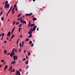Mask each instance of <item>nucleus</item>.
Segmentation results:
<instances>
[{
  "mask_svg": "<svg viewBox=\"0 0 75 75\" xmlns=\"http://www.w3.org/2000/svg\"><path fill=\"white\" fill-rule=\"evenodd\" d=\"M33 28H31L30 29L29 31L28 32V34H32V33L33 32Z\"/></svg>",
  "mask_w": 75,
  "mask_h": 75,
  "instance_id": "nucleus-1",
  "label": "nucleus"
},
{
  "mask_svg": "<svg viewBox=\"0 0 75 75\" xmlns=\"http://www.w3.org/2000/svg\"><path fill=\"white\" fill-rule=\"evenodd\" d=\"M15 52L14 51H12L11 54H10L11 57H13V56H14L15 55Z\"/></svg>",
  "mask_w": 75,
  "mask_h": 75,
  "instance_id": "nucleus-2",
  "label": "nucleus"
},
{
  "mask_svg": "<svg viewBox=\"0 0 75 75\" xmlns=\"http://www.w3.org/2000/svg\"><path fill=\"white\" fill-rule=\"evenodd\" d=\"M37 27L36 25L35 26H34L33 28L32 29V31H34L36 29V28H37Z\"/></svg>",
  "mask_w": 75,
  "mask_h": 75,
  "instance_id": "nucleus-3",
  "label": "nucleus"
},
{
  "mask_svg": "<svg viewBox=\"0 0 75 75\" xmlns=\"http://www.w3.org/2000/svg\"><path fill=\"white\" fill-rule=\"evenodd\" d=\"M16 75H21L19 71H17L16 72Z\"/></svg>",
  "mask_w": 75,
  "mask_h": 75,
  "instance_id": "nucleus-4",
  "label": "nucleus"
},
{
  "mask_svg": "<svg viewBox=\"0 0 75 75\" xmlns=\"http://www.w3.org/2000/svg\"><path fill=\"white\" fill-rule=\"evenodd\" d=\"M11 35V32L10 31H9L7 35V36H8V37H10V35Z\"/></svg>",
  "mask_w": 75,
  "mask_h": 75,
  "instance_id": "nucleus-5",
  "label": "nucleus"
},
{
  "mask_svg": "<svg viewBox=\"0 0 75 75\" xmlns=\"http://www.w3.org/2000/svg\"><path fill=\"white\" fill-rule=\"evenodd\" d=\"M15 63H16V61H14L12 62L11 63V64H14Z\"/></svg>",
  "mask_w": 75,
  "mask_h": 75,
  "instance_id": "nucleus-6",
  "label": "nucleus"
},
{
  "mask_svg": "<svg viewBox=\"0 0 75 75\" xmlns=\"http://www.w3.org/2000/svg\"><path fill=\"white\" fill-rule=\"evenodd\" d=\"M34 25H35V23H33L30 25V27H33V26H34Z\"/></svg>",
  "mask_w": 75,
  "mask_h": 75,
  "instance_id": "nucleus-7",
  "label": "nucleus"
},
{
  "mask_svg": "<svg viewBox=\"0 0 75 75\" xmlns=\"http://www.w3.org/2000/svg\"><path fill=\"white\" fill-rule=\"evenodd\" d=\"M12 8H13V6H12L11 8H10V10L8 11V13H10V11H11V10L12 9Z\"/></svg>",
  "mask_w": 75,
  "mask_h": 75,
  "instance_id": "nucleus-8",
  "label": "nucleus"
},
{
  "mask_svg": "<svg viewBox=\"0 0 75 75\" xmlns=\"http://www.w3.org/2000/svg\"><path fill=\"white\" fill-rule=\"evenodd\" d=\"M7 67H8V66H7V65H6L5 67V68L4 69V71H6V69L7 68Z\"/></svg>",
  "mask_w": 75,
  "mask_h": 75,
  "instance_id": "nucleus-9",
  "label": "nucleus"
},
{
  "mask_svg": "<svg viewBox=\"0 0 75 75\" xmlns=\"http://www.w3.org/2000/svg\"><path fill=\"white\" fill-rule=\"evenodd\" d=\"M16 55L14 56L13 57V58H14L13 59V60H14V61H16Z\"/></svg>",
  "mask_w": 75,
  "mask_h": 75,
  "instance_id": "nucleus-10",
  "label": "nucleus"
},
{
  "mask_svg": "<svg viewBox=\"0 0 75 75\" xmlns=\"http://www.w3.org/2000/svg\"><path fill=\"white\" fill-rule=\"evenodd\" d=\"M30 25H31V22H30V21L29 22V24L28 25V27H30Z\"/></svg>",
  "mask_w": 75,
  "mask_h": 75,
  "instance_id": "nucleus-11",
  "label": "nucleus"
},
{
  "mask_svg": "<svg viewBox=\"0 0 75 75\" xmlns=\"http://www.w3.org/2000/svg\"><path fill=\"white\" fill-rule=\"evenodd\" d=\"M4 52L5 54H6V53H7V50H4Z\"/></svg>",
  "mask_w": 75,
  "mask_h": 75,
  "instance_id": "nucleus-12",
  "label": "nucleus"
},
{
  "mask_svg": "<svg viewBox=\"0 0 75 75\" xmlns=\"http://www.w3.org/2000/svg\"><path fill=\"white\" fill-rule=\"evenodd\" d=\"M23 24H27V22H26L25 21H24L23 22Z\"/></svg>",
  "mask_w": 75,
  "mask_h": 75,
  "instance_id": "nucleus-13",
  "label": "nucleus"
},
{
  "mask_svg": "<svg viewBox=\"0 0 75 75\" xmlns=\"http://www.w3.org/2000/svg\"><path fill=\"white\" fill-rule=\"evenodd\" d=\"M28 61H27L26 62L25 64L26 65H28Z\"/></svg>",
  "mask_w": 75,
  "mask_h": 75,
  "instance_id": "nucleus-14",
  "label": "nucleus"
},
{
  "mask_svg": "<svg viewBox=\"0 0 75 75\" xmlns=\"http://www.w3.org/2000/svg\"><path fill=\"white\" fill-rule=\"evenodd\" d=\"M14 37V35L13 34L11 38V39H13V37Z\"/></svg>",
  "mask_w": 75,
  "mask_h": 75,
  "instance_id": "nucleus-15",
  "label": "nucleus"
},
{
  "mask_svg": "<svg viewBox=\"0 0 75 75\" xmlns=\"http://www.w3.org/2000/svg\"><path fill=\"white\" fill-rule=\"evenodd\" d=\"M33 21H34L35 20H37V18H33Z\"/></svg>",
  "mask_w": 75,
  "mask_h": 75,
  "instance_id": "nucleus-16",
  "label": "nucleus"
},
{
  "mask_svg": "<svg viewBox=\"0 0 75 75\" xmlns=\"http://www.w3.org/2000/svg\"><path fill=\"white\" fill-rule=\"evenodd\" d=\"M32 37V35L31 34H30V35L28 37V38H30Z\"/></svg>",
  "mask_w": 75,
  "mask_h": 75,
  "instance_id": "nucleus-17",
  "label": "nucleus"
},
{
  "mask_svg": "<svg viewBox=\"0 0 75 75\" xmlns=\"http://www.w3.org/2000/svg\"><path fill=\"white\" fill-rule=\"evenodd\" d=\"M22 45L21 44V43H20L19 44V46L20 48H21V46Z\"/></svg>",
  "mask_w": 75,
  "mask_h": 75,
  "instance_id": "nucleus-18",
  "label": "nucleus"
},
{
  "mask_svg": "<svg viewBox=\"0 0 75 75\" xmlns=\"http://www.w3.org/2000/svg\"><path fill=\"white\" fill-rule=\"evenodd\" d=\"M3 11H2L0 13V16H1L2 14H3Z\"/></svg>",
  "mask_w": 75,
  "mask_h": 75,
  "instance_id": "nucleus-19",
  "label": "nucleus"
},
{
  "mask_svg": "<svg viewBox=\"0 0 75 75\" xmlns=\"http://www.w3.org/2000/svg\"><path fill=\"white\" fill-rule=\"evenodd\" d=\"M6 7H10L9 4H7L6 5Z\"/></svg>",
  "mask_w": 75,
  "mask_h": 75,
  "instance_id": "nucleus-20",
  "label": "nucleus"
},
{
  "mask_svg": "<svg viewBox=\"0 0 75 75\" xmlns=\"http://www.w3.org/2000/svg\"><path fill=\"white\" fill-rule=\"evenodd\" d=\"M29 67V66H28V65L26 67V69H28V68Z\"/></svg>",
  "mask_w": 75,
  "mask_h": 75,
  "instance_id": "nucleus-21",
  "label": "nucleus"
},
{
  "mask_svg": "<svg viewBox=\"0 0 75 75\" xmlns=\"http://www.w3.org/2000/svg\"><path fill=\"white\" fill-rule=\"evenodd\" d=\"M12 66H10V68H9V69H11V70L12 69Z\"/></svg>",
  "mask_w": 75,
  "mask_h": 75,
  "instance_id": "nucleus-22",
  "label": "nucleus"
},
{
  "mask_svg": "<svg viewBox=\"0 0 75 75\" xmlns=\"http://www.w3.org/2000/svg\"><path fill=\"white\" fill-rule=\"evenodd\" d=\"M32 42H32V41H30V42H29V44H32Z\"/></svg>",
  "mask_w": 75,
  "mask_h": 75,
  "instance_id": "nucleus-23",
  "label": "nucleus"
},
{
  "mask_svg": "<svg viewBox=\"0 0 75 75\" xmlns=\"http://www.w3.org/2000/svg\"><path fill=\"white\" fill-rule=\"evenodd\" d=\"M32 14H33V13H31L29 14V16H31V15H32Z\"/></svg>",
  "mask_w": 75,
  "mask_h": 75,
  "instance_id": "nucleus-24",
  "label": "nucleus"
},
{
  "mask_svg": "<svg viewBox=\"0 0 75 75\" xmlns=\"http://www.w3.org/2000/svg\"><path fill=\"white\" fill-rule=\"evenodd\" d=\"M16 28L15 27H14L13 29H12V32H13V31H14V29H15Z\"/></svg>",
  "mask_w": 75,
  "mask_h": 75,
  "instance_id": "nucleus-25",
  "label": "nucleus"
},
{
  "mask_svg": "<svg viewBox=\"0 0 75 75\" xmlns=\"http://www.w3.org/2000/svg\"><path fill=\"white\" fill-rule=\"evenodd\" d=\"M23 45H24V41H22V47H23Z\"/></svg>",
  "mask_w": 75,
  "mask_h": 75,
  "instance_id": "nucleus-26",
  "label": "nucleus"
},
{
  "mask_svg": "<svg viewBox=\"0 0 75 75\" xmlns=\"http://www.w3.org/2000/svg\"><path fill=\"white\" fill-rule=\"evenodd\" d=\"M1 20H2V21H3L4 20V18H3V17H2L1 18Z\"/></svg>",
  "mask_w": 75,
  "mask_h": 75,
  "instance_id": "nucleus-27",
  "label": "nucleus"
},
{
  "mask_svg": "<svg viewBox=\"0 0 75 75\" xmlns=\"http://www.w3.org/2000/svg\"><path fill=\"white\" fill-rule=\"evenodd\" d=\"M1 62H4V60H2L1 61Z\"/></svg>",
  "mask_w": 75,
  "mask_h": 75,
  "instance_id": "nucleus-28",
  "label": "nucleus"
},
{
  "mask_svg": "<svg viewBox=\"0 0 75 75\" xmlns=\"http://www.w3.org/2000/svg\"><path fill=\"white\" fill-rule=\"evenodd\" d=\"M21 13H20L19 14L18 16V17H19L21 15Z\"/></svg>",
  "mask_w": 75,
  "mask_h": 75,
  "instance_id": "nucleus-29",
  "label": "nucleus"
},
{
  "mask_svg": "<svg viewBox=\"0 0 75 75\" xmlns=\"http://www.w3.org/2000/svg\"><path fill=\"white\" fill-rule=\"evenodd\" d=\"M26 59L25 58H24L23 59V61H25V60Z\"/></svg>",
  "mask_w": 75,
  "mask_h": 75,
  "instance_id": "nucleus-30",
  "label": "nucleus"
},
{
  "mask_svg": "<svg viewBox=\"0 0 75 75\" xmlns=\"http://www.w3.org/2000/svg\"><path fill=\"white\" fill-rule=\"evenodd\" d=\"M21 26H22V24H20V25L18 26V27H21Z\"/></svg>",
  "mask_w": 75,
  "mask_h": 75,
  "instance_id": "nucleus-31",
  "label": "nucleus"
},
{
  "mask_svg": "<svg viewBox=\"0 0 75 75\" xmlns=\"http://www.w3.org/2000/svg\"><path fill=\"white\" fill-rule=\"evenodd\" d=\"M23 21H24V20H21L20 21V22H21V23H23Z\"/></svg>",
  "mask_w": 75,
  "mask_h": 75,
  "instance_id": "nucleus-32",
  "label": "nucleus"
},
{
  "mask_svg": "<svg viewBox=\"0 0 75 75\" xmlns=\"http://www.w3.org/2000/svg\"><path fill=\"white\" fill-rule=\"evenodd\" d=\"M19 23H20V22H18L17 23H16V25H18V24Z\"/></svg>",
  "mask_w": 75,
  "mask_h": 75,
  "instance_id": "nucleus-33",
  "label": "nucleus"
},
{
  "mask_svg": "<svg viewBox=\"0 0 75 75\" xmlns=\"http://www.w3.org/2000/svg\"><path fill=\"white\" fill-rule=\"evenodd\" d=\"M4 33H3L2 34V37H4Z\"/></svg>",
  "mask_w": 75,
  "mask_h": 75,
  "instance_id": "nucleus-34",
  "label": "nucleus"
},
{
  "mask_svg": "<svg viewBox=\"0 0 75 75\" xmlns=\"http://www.w3.org/2000/svg\"><path fill=\"white\" fill-rule=\"evenodd\" d=\"M17 7V5L16 4L14 5V7Z\"/></svg>",
  "mask_w": 75,
  "mask_h": 75,
  "instance_id": "nucleus-35",
  "label": "nucleus"
},
{
  "mask_svg": "<svg viewBox=\"0 0 75 75\" xmlns=\"http://www.w3.org/2000/svg\"><path fill=\"white\" fill-rule=\"evenodd\" d=\"M15 24V21H14L13 23V25H14Z\"/></svg>",
  "mask_w": 75,
  "mask_h": 75,
  "instance_id": "nucleus-36",
  "label": "nucleus"
},
{
  "mask_svg": "<svg viewBox=\"0 0 75 75\" xmlns=\"http://www.w3.org/2000/svg\"><path fill=\"white\" fill-rule=\"evenodd\" d=\"M30 54H31V53L30 52H28V55H30Z\"/></svg>",
  "mask_w": 75,
  "mask_h": 75,
  "instance_id": "nucleus-37",
  "label": "nucleus"
},
{
  "mask_svg": "<svg viewBox=\"0 0 75 75\" xmlns=\"http://www.w3.org/2000/svg\"><path fill=\"white\" fill-rule=\"evenodd\" d=\"M7 3H8V1H6L5 2V4H7Z\"/></svg>",
  "mask_w": 75,
  "mask_h": 75,
  "instance_id": "nucleus-38",
  "label": "nucleus"
},
{
  "mask_svg": "<svg viewBox=\"0 0 75 75\" xmlns=\"http://www.w3.org/2000/svg\"><path fill=\"white\" fill-rule=\"evenodd\" d=\"M29 40V38H28L26 39V41H28V40Z\"/></svg>",
  "mask_w": 75,
  "mask_h": 75,
  "instance_id": "nucleus-39",
  "label": "nucleus"
},
{
  "mask_svg": "<svg viewBox=\"0 0 75 75\" xmlns=\"http://www.w3.org/2000/svg\"><path fill=\"white\" fill-rule=\"evenodd\" d=\"M31 47H33V46H34V44H32L31 45Z\"/></svg>",
  "mask_w": 75,
  "mask_h": 75,
  "instance_id": "nucleus-40",
  "label": "nucleus"
},
{
  "mask_svg": "<svg viewBox=\"0 0 75 75\" xmlns=\"http://www.w3.org/2000/svg\"><path fill=\"white\" fill-rule=\"evenodd\" d=\"M14 70H15V69H13L12 70L13 72H14Z\"/></svg>",
  "mask_w": 75,
  "mask_h": 75,
  "instance_id": "nucleus-41",
  "label": "nucleus"
},
{
  "mask_svg": "<svg viewBox=\"0 0 75 75\" xmlns=\"http://www.w3.org/2000/svg\"><path fill=\"white\" fill-rule=\"evenodd\" d=\"M19 52H20V51H21V49H19Z\"/></svg>",
  "mask_w": 75,
  "mask_h": 75,
  "instance_id": "nucleus-42",
  "label": "nucleus"
},
{
  "mask_svg": "<svg viewBox=\"0 0 75 75\" xmlns=\"http://www.w3.org/2000/svg\"><path fill=\"white\" fill-rule=\"evenodd\" d=\"M15 51L16 52H17V49H15Z\"/></svg>",
  "mask_w": 75,
  "mask_h": 75,
  "instance_id": "nucleus-43",
  "label": "nucleus"
},
{
  "mask_svg": "<svg viewBox=\"0 0 75 75\" xmlns=\"http://www.w3.org/2000/svg\"><path fill=\"white\" fill-rule=\"evenodd\" d=\"M14 50H15V48H13V49L12 50V51H14Z\"/></svg>",
  "mask_w": 75,
  "mask_h": 75,
  "instance_id": "nucleus-44",
  "label": "nucleus"
},
{
  "mask_svg": "<svg viewBox=\"0 0 75 75\" xmlns=\"http://www.w3.org/2000/svg\"><path fill=\"white\" fill-rule=\"evenodd\" d=\"M4 43H7V41H4Z\"/></svg>",
  "mask_w": 75,
  "mask_h": 75,
  "instance_id": "nucleus-45",
  "label": "nucleus"
},
{
  "mask_svg": "<svg viewBox=\"0 0 75 75\" xmlns=\"http://www.w3.org/2000/svg\"><path fill=\"white\" fill-rule=\"evenodd\" d=\"M22 18H23L22 17H21L20 18L19 20H21Z\"/></svg>",
  "mask_w": 75,
  "mask_h": 75,
  "instance_id": "nucleus-46",
  "label": "nucleus"
},
{
  "mask_svg": "<svg viewBox=\"0 0 75 75\" xmlns=\"http://www.w3.org/2000/svg\"><path fill=\"white\" fill-rule=\"evenodd\" d=\"M26 16H29V15H28V14H27L26 15Z\"/></svg>",
  "mask_w": 75,
  "mask_h": 75,
  "instance_id": "nucleus-47",
  "label": "nucleus"
},
{
  "mask_svg": "<svg viewBox=\"0 0 75 75\" xmlns=\"http://www.w3.org/2000/svg\"><path fill=\"white\" fill-rule=\"evenodd\" d=\"M10 53H8V54H7V55H10Z\"/></svg>",
  "mask_w": 75,
  "mask_h": 75,
  "instance_id": "nucleus-48",
  "label": "nucleus"
},
{
  "mask_svg": "<svg viewBox=\"0 0 75 75\" xmlns=\"http://www.w3.org/2000/svg\"><path fill=\"white\" fill-rule=\"evenodd\" d=\"M3 37H2L1 39V40H3Z\"/></svg>",
  "mask_w": 75,
  "mask_h": 75,
  "instance_id": "nucleus-49",
  "label": "nucleus"
},
{
  "mask_svg": "<svg viewBox=\"0 0 75 75\" xmlns=\"http://www.w3.org/2000/svg\"><path fill=\"white\" fill-rule=\"evenodd\" d=\"M24 53H25V52H26V51H25V50L24 51Z\"/></svg>",
  "mask_w": 75,
  "mask_h": 75,
  "instance_id": "nucleus-50",
  "label": "nucleus"
},
{
  "mask_svg": "<svg viewBox=\"0 0 75 75\" xmlns=\"http://www.w3.org/2000/svg\"><path fill=\"white\" fill-rule=\"evenodd\" d=\"M4 4H5V2H4L3 3V5H4Z\"/></svg>",
  "mask_w": 75,
  "mask_h": 75,
  "instance_id": "nucleus-51",
  "label": "nucleus"
},
{
  "mask_svg": "<svg viewBox=\"0 0 75 75\" xmlns=\"http://www.w3.org/2000/svg\"><path fill=\"white\" fill-rule=\"evenodd\" d=\"M18 44V41H17V42H16V44Z\"/></svg>",
  "mask_w": 75,
  "mask_h": 75,
  "instance_id": "nucleus-52",
  "label": "nucleus"
},
{
  "mask_svg": "<svg viewBox=\"0 0 75 75\" xmlns=\"http://www.w3.org/2000/svg\"><path fill=\"white\" fill-rule=\"evenodd\" d=\"M15 12V11H13L12 12V14H14V12Z\"/></svg>",
  "mask_w": 75,
  "mask_h": 75,
  "instance_id": "nucleus-53",
  "label": "nucleus"
},
{
  "mask_svg": "<svg viewBox=\"0 0 75 75\" xmlns=\"http://www.w3.org/2000/svg\"><path fill=\"white\" fill-rule=\"evenodd\" d=\"M14 7H13V8L12 9V11H14Z\"/></svg>",
  "mask_w": 75,
  "mask_h": 75,
  "instance_id": "nucleus-54",
  "label": "nucleus"
},
{
  "mask_svg": "<svg viewBox=\"0 0 75 75\" xmlns=\"http://www.w3.org/2000/svg\"><path fill=\"white\" fill-rule=\"evenodd\" d=\"M21 28H19V30H21Z\"/></svg>",
  "mask_w": 75,
  "mask_h": 75,
  "instance_id": "nucleus-55",
  "label": "nucleus"
},
{
  "mask_svg": "<svg viewBox=\"0 0 75 75\" xmlns=\"http://www.w3.org/2000/svg\"><path fill=\"white\" fill-rule=\"evenodd\" d=\"M38 29H39V28H37V31H38Z\"/></svg>",
  "mask_w": 75,
  "mask_h": 75,
  "instance_id": "nucleus-56",
  "label": "nucleus"
},
{
  "mask_svg": "<svg viewBox=\"0 0 75 75\" xmlns=\"http://www.w3.org/2000/svg\"><path fill=\"white\" fill-rule=\"evenodd\" d=\"M16 59H17V56H16Z\"/></svg>",
  "mask_w": 75,
  "mask_h": 75,
  "instance_id": "nucleus-57",
  "label": "nucleus"
},
{
  "mask_svg": "<svg viewBox=\"0 0 75 75\" xmlns=\"http://www.w3.org/2000/svg\"><path fill=\"white\" fill-rule=\"evenodd\" d=\"M6 39L7 40H8V37H7Z\"/></svg>",
  "mask_w": 75,
  "mask_h": 75,
  "instance_id": "nucleus-58",
  "label": "nucleus"
},
{
  "mask_svg": "<svg viewBox=\"0 0 75 75\" xmlns=\"http://www.w3.org/2000/svg\"><path fill=\"white\" fill-rule=\"evenodd\" d=\"M26 58L27 59H28V57L27 56H26Z\"/></svg>",
  "mask_w": 75,
  "mask_h": 75,
  "instance_id": "nucleus-59",
  "label": "nucleus"
},
{
  "mask_svg": "<svg viewBox=\"0 0 75 75\" xmlns=\"http://www.w3.org/2000/svg\"><path fill=\"white\" fill-rule=\"evenodd\" d=\"M13 32H12V31H11V34H13Z\"/></svg>",
  "mask_w": 75,
  "mask_h": 75,
  "instance_id": "nucleus-60",
  "label": "nucleus"
},
{
  "mask_svg": "<svg viewBox=\"0 0 75 75\" xmlns=\"http://www.w3.org/2000/svg\"><path fill=\"white\" fill-rule=\"evenodd\" d=\"M23 36V35H21L20 36V37H21H21H22V36Z\"/></svg>",
  "mask_w": 75,
  "mask_h": 75,
  "instance_id": "nucleus-61",
  "label": "nucleus"
},
{
  "mask_svg": "<svg viewBox=\"0 0 75 75\" xmlns=\"http://www.w3.org/2000/svg\"><path fill=\"white\" fill-rule=\"evenodd\" d=\"M19 71H20V72H21V69H19Z\"/></svg>",
  "mask_w": 75,
  "mask_h": 75,
  "instance_id": "nucleus-62",
  "label": "nucleus"
},
{
  "mask_svg": "<svg viewBox=\"0 0 75 75\" xmlns=\"http://www.w3.org/2000/svg\"><path fill=\"white\" fill-rule=\"evenodd\" d=\"M11 38L9 39L10 41H11Z\"/></svg>",
  "mask_w": 75,
  "mask_h": 75,
  "instance_id": "nucleus-63",
  "label": "nucleus"
},
{
  "mask_svg": "<svg viewBox=\"0 0 75 75\" xmlns=\"http://www.w3.org/2000/svg\"><path fill=\"white\" fill-rule=\"evenodd\" d=\"M6 64V62H4V63L3 65H4V64Z\"/></svg>",
  "mask_w": 75,
  "mask_h": 75,
  "instance_id": "nucleus-64",
  "label": "nucleus"
}]
</instances>
